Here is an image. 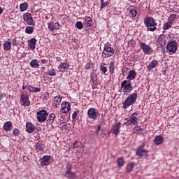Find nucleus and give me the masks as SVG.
Here are the masks:
<instances>
[{
  "label": "nucleus",
  "mask_w": 179,
  "mask_h": 179,
  "mask_svg": "<svg viewBox=\"0 0 179 179\" xmlns=\"http://www.w3.org/2000/svg\"><path fill=\"white\" fill-rule=\"evenodd\" d=\"M108 2L102 3L101 4V9H104V8H106V6H108Z\"/></svg>",
  "instance_id": "obj_46"
},
{
  "label": "nucleus",
  "mask_w": 179,
  "mask_h": 179,
  "mask_svg": "<svg viewBox=\"0 0 179 179\" xmlns=\"http://www.w3.org/2000/svg\"><path fill=\"white\" fill-rule=\"evenodd\" d=\"M55 30H59V24L56 22L54 24Z\"/></svg>",
  "instance_id": "obj_45"
},
{
  "label": "nucleus",
  "mask_w": 179,
  "mask_h": 179,
  "mask_svg": "<svg viewBox=\"0 0 179 179\" xmlns=\"http://www.w3.org/2000/svg\"><path fill=\"white\" fill-rule=\"evenodd\" d=\"M100 71L102 73H106V72H107V67L106 66V64L100 66Z\"/></svg>",
  "instance_id": "obj_41"
},
{
  "label": "nucleus",
  "mask_w": 179,
  "mask_h": 179,
  "mask_svg": "<svg viewBox=\"0 0 179 179\" xmlns=\"http://www.w3.org/2000/svg\"><path fill=\"white\" fill-rule=\"evenodd\" d=\"M136 99H138V93L134 92L130 96H129L123 102L122 108H124V110H127V108L130 107V106H132V104H135Z\"/></svg>",
  "instance_id": "obj_1"
},
{
  "label": "nucleus",
  "mask_w": 179,
  "mask_h": 179,
  "mask_svg": "<svg viewBox=\"0 0 179 179\" xmlns=\"http://www.w3.org/2000/svg\"><path fill=\"white\" fill-rule=\"evenodd\" d=\"M148 153H149V151L143 149V145H141L136 150V155L139 156L140 158L143 157V156L148 157V156H149Z\"/></svg>",
  "instance_id": "obj_9"
},
{
  "label": "nucleus",
  "mask_w": 179,
  "mask_h": 179,
  "mask_svg": "<svg viewBox=\"0 0 179 179\" xmlns=\"http://www.w3.org/2000/svg\"><path fill=\"white\" fill-rule=\"evenodd\" d=\"M159 43L160 44V45L163 46V45H166V36H161L159 38Z\"/></svg>",
  "instance_id": "obj_32"
},
{
  "label": "nucleus",
  "mask_w": 179,
  "mask_h": 179,
  "mask_svg": "<svg viewBox=\"0 0 179 179\" xmlns=\"http://www.w3.org/2000/svg\"><path fill=\"white\" fill-rule=\"evenodd\" d=\"M29 65L30 66H31V68H34V69L40 68V64H38V61L37 60V59H32L29 62Z\"/></svg>",
  "instance_id": "obj_22"
},
{
  "label": "nucleus",
  "mask_w": 179,
  "mask_h": 179,
  "mask_svg": "<svg viewBox=\"0 0 179 179\" xmlns=\"http://www.w3.org/2000/svg\"><path fill=\"white\" fill-rule=\"evenodd\" d=\"M19 134H20V132L19 131V129H14L13 130V135H14V136H19Z\"/></svg>",
  "instance_id": "obj_43"
},
{
  "label": "nucleus",
  "mask_w": 179,
  "mask_h": 179,
  "mask_svg": "<svg viewBox=\"0 0 179 179\" xmlns=\"http://www.w3.org/2000/svg\"><path fill=\"white\" fill-rule=\"evenodd\" d=\"M89 118L92 120H97V117H99V110L94 108H91L87 111Z\"/></svg>",
  "instance_id": "obj_7"
},
{
  "label": "nucleus",
  "mask_w": 179,
  "mask_h": 179,
  "mask_svg": "<svg viewBox=\"0 0 179 179\" xmlns=\"http://www.w3.org/2000/svg\"><path fill=\"white\" fill-rule=\"evenodd\" d=\"M3 48H4L5 51H9V50H10V48H11L10 42L6 41L3 44Z\"/></svg>",
  "instance_id": "obj_33"
},
{
  "label": "nucleus",
  "mask_w": 179,
  "mask_h": 179,
  "mask_svg": "<svg viewBox=\"0 0 179 179\" xmlns=\"http://www.w3.org/2000/svg\"><path fill=\"white\" fill-rule=\"evenodd\" d=\"M76 117H78V113L76 112H74L72 115L73 120H75V118H76Z\"/></svg>",
  "instance_id": "obj_50"
},
{
  "label": "nucleus",
  "mask_w": 179,
  "mask_h": 179,
  "mask_svg": "<svg viewBox=\"0 0 179 179\" xmlns=\"http://www.w3.org/2000/svg\"><path fill=\"white\" fill-rule=\"evenodd\" d=\"M37 118L38 122H44L47 120V117H48V113L45 110H41L37 112Z\"/></svg>",
  "instance_id": "obj_6"
},
{
  "label": "nucleus",
  "mask_w": 179,
  "mask_h": 179,
  "mask_svg": "<svg viewBox=\"0 0 179 179\" xmlns=\"http://www.w3.org/2000/svg\"><path fill=\"white\" fill-rule=\"evenodd\" d=\"M48 74L50 75V76H55V75H57V72H55V69H52L48 71Z\"/></svg>",
  "instance_id": "obj_40"
},
{
  "label": "nucleus",
  "mask_w": 179,
  "mask_h": 179,
  "mask_svg": "<svg viewBox=\"0 0 179 179\" xmlns=\"http://www.w3.org/2000/svg\"><path fill=\"white\" fill-rule=\"evenodd\" d=\"M50 159H51L50 156L45 155L43 158H41L39 160V163L42 167L44 166H48L50 164Z\"/></svg>",
  "instance_id": "obj_12"
},
{
  "label": "nucleus",
  "mask_w": 179,
  "mask_h": 179,
  "mask_svg": "<svg viewBox=\"0 0 179 179\" xmlns=\"http://www.w3.org/2000/svg\"><path fill=\"white\" fill-rule=\"evenodd\" d=\"M34 90H35V87L31 86L30 88H29V92H31V93H34Z\"/></svg>",
  "instance_id": "obj_52"
},
{
  "label": "nucleus",
  "mask_w": 179,
  "mask_h": 179,
  "mask_svg": "<svg viewBox=\"0 0 179 179\" xmlns=\"http://www.w3.org/2000/svg\"><path fill=\"white\" fill-rule=\"evenodd\" d=\"M36 43H37L36 38H32L31 40L28 41V45L31 50L36 48Z\"/></svg>",
  "instance_id": "obj_20"
},
{
  "label": "nucleus",
  "mask_w": 179,
  "mask_h": 179,
  "mask_svg": "<svg viewBox=\"0 0 179 179\" xmlns=\"http://www.w3.org/2000/svg\"><path fill=\"white\" fill-rule=\"evenodd\" d=\"M27 8H29V4L27 2H24L20 5V9L21 12H24V10H27Z\"/></svg>",
  "instance_id": "obj_30"
},
{
  "label": "nucleus",
  "mask_w": 179,
  "mask_h": 179,
  "mask_svg": "<svg viewBox=\"0 0 179 179\" xmlns=\"http://www.w3.org/2000/svg\"><path fill=\"white\" fill-rule=\"evenodd\" d=\"M39 92H41V89L38 87H35L34 93H39Z\"/></svg>",
  "instance_id": "obj_49"
},
{
  "label": "nucleus",
  "mask_w": 179,
  "mask_h": 179,
  "mask_svg": "<svg viewBox=\"0 0 179 179\" xmlns=\"http://www.w3.org/2000/svg\"><path fill=\"white\" fill-rule=\"evenodd\" d=\"M135 114H136V113H133L130 116L129 120L131 122V124H134V125H136V124H138V117L134 116V115H135Z\"/></svg>",
  "instance_id": "obj_28"
},
{
  "label": "nucleus",
  "mask_w": 179,
  "mask_h": 179,
  "mask_svg": "<svg viewBox=\"0 0 179 179\" xmlns=\"http://www.w3.org/2000/svg\"><path fill=\"white\" fill-rule=\"evenodd\" d=\"M171 26H173V24L169 22L164 24L163 29L164 30H169V29H170Z\"/></svg>",
  "instance_id": "obj_37"
},
{
  "label": "nucleus",
  "mask_w": 179,
  "mask_h": 179,
  "mask_svg": "<svg viewBox=\"0 0 179 179\" xmlns=\"http://www.w3.org/2000/svg\"><path fill=\"white\" fill-rule=\"evenodd\" d=\"M62 100V97L60 95L55 96L53 99V106L56 108L58 107L61 104Z\"/></svg>",
  "instance_id": "obj_18"
},
{
  "label": "nucleus",
  "mask_w": 179,
  "mask_h": 179,
  "mask_svg": "<svg viewBox=\"0 0 179 179\" xmlns=\"http://www.w3.org/2000/svg\"><path fill=\"white\" fill-rule=\"evenodd\" d=\"M129 16L130 17H136V15H138V11H136V7L135 6H130L129 7Z\"/></svg>",
  "instance_id": "obj_15"
},
{
  "label": "nucleus",
  "mask_w": 179,
  "mask_h": 179,
  "mask_svg": "<svg viewBox=\"0 0 179 179\" xmlns=\"http://www.w3.org/2000/svg\"><path fill=\"white\" fill-rule=\"evenodd\" d=\"M164 141V138H163V136H157V137H155V145H162Z\"/></svg>",
  "instance_id": "obj_25"
},
{
  "label": "nucleus",
  "mask_w": 179,
  "mask_h": 179,
  "mask_svg": "<svg viewBox=\"0 0 179 179\" xmlns=\"http://www.w3.org/2000/svg\"><path fill=\"white\" fill-rule=\"evenodd\" d=\"M44 148H45V145L41 143H36L35 144V150H36V152H43Z\"/></svg>",
  "instance_id": "obj_21"
},
{
  "label": "nucleus",
  "mask_w": 179,
  "mask_h": 179,
  "mask_svg": "<svg viewBox=\"0 0 179 179\" xmlns=\"http://www.w3.org/2000/svg\"><path fill=\"white\" fill-rule=\"evenodd\" d=\"M136 77V72L135 71L131 70L129 71V75L127 77V79H129V80H134L135 78Z\"/></svg>",
  "instance_id": "obj_24"
},
{
  "label": "nucleus",
  "mask_w": 179,
  "mask_h": 179,
  "mask_svg": "<svg viewBox=\"0 0 179 179\" xmlns=\"http://www.w3.org/2000/svg\"><path fill=\"white\" fill-rule=\"evenodd\" d=\"M141 128L139 126H136L134 127V131H141Z\"/></svg>",
  "instance_id": "obj_53"
},
{
  "label": "nucleus",
  "mask_w": 179,
  "mask_h": 179,
  "mask_svg": "<svg viewBox=\"0 0 179 179\" xmlns=\"http://www.w3.org/2000/svg\"><path fill=\"white\" fill-rule=\"evenodd\" d=\"M26 131L28 134H32V132L36 131V126H34L31 122H27L26 124Z\"/></svg>",
  "instance_id": "obj_16"
},
{
  "label": "nucleus",
  "mask_w": 179,
  "mask_h": 179,
  "mask_svg": "<svg viewBox=\"0 0 179 179\" xmlns=\"http://www.w3.org/2000/svg\"><path fill=\"white\" fill-rule=\"evenodd\" d=\"M120 128H121V122H119L113 127V134H114L115 135H118V134H120Z\"/></svg>",
  "instance_id": "obj_17"
},
{
  "label": "nucleus",
  "mask_w": 179,
  "mask_h": 179,
  "mask_svg": "<svg viewBox=\"0 0 179 179\" xmlns=\"http://www.w3.org/2000/svg\"><path fill=\"white\" fill-rule=\"evenodd\" d=\"M92 66V64L90 62V63H87L85 66V69L86 71H87V69H90V67Z\"/></svg>",
  "instance_id": "obj_47"
},
{
  "label": "nucleus",
  "mask_w": 179,
  "mask_h": 179,
  "mask_svg": "<svg viewBox=\"0 0 179 179\" xmlns=\"http://www.w3.org/2000/svg\"><path fill=\"white\" fill-rule=\"evenodd\" d=\"M114 48H111V45L110 43L105 44L102 55L103 58H110V57H113L115 52Z\"/></svg>",
  "instance_id": "obj_3"
},
{
  "label": "nucleus",
  "mask_w": 179,
  "mask_h": 179,
  "mask_svg": "<svg viewBox=\"0 0 179 179\" xmlns=\"http://www.w3.org/2000/svg\"><path fill=\"white\" fill-rule=\"evenodd\" d=\"M100 129H101V126L98 125L97 126V129L96 130V134H99V132L100 131Z\"/></svg>",
  "instance_id": "obj_51"
},
{
  "label": "nucleus",
  "mask_w": 179,
  "mask_h": 179,
  "mask_svg": "<svg viewBox=\"0 0 179 179\" xmlns=\"http://www.w3.org/2000/svg\"><path fill=\"white\" fill-rule=\"evenodd\" d=\"M25 31L27 34H31L34 31V28L33 27H27Z\"/></svg>",
  "instance_id": "obj_35"
},
{
  "label": "nucleus",
  "mask_w": 179,
  "mask_h": 179,
  "mask_svg": "<svg viewBox=\"0 0 179 179\" xmlns=\"http://www.w3.org/2000/svg\"><path fill=\"white\" fill-rule=\"evenodd\" d=\"M2 12H3V9H2L1 7H0V15L2 13Z\"/></svg>",
  "instance_id": "obj_58"
},
{
  "label": "nucleus",
  "mask_w": 179,
  "mask_h": 179,
  "mask_svg": "<svg viewBox=\"0 0 179 179\" xmlns=\"http://www.w3.org/2000/svg\"><path fill=\"white\" fill-rule=\"evenodd\" d=\"M41 62H42V64H47V59H43L41 60Z\"/></svg>",
  "instance_id": "obj_57"
},
{
  "label": "nucleus",
  "mask_w": 179,
  "mask_h": 179,
  "mask_svg": "<svg viewBox=\"0 0 179 179\" xmlns=\"http://www.w3.org/2000/svg\"><path fill=\"white\" fill-rule=\"evenodd\" d=\"M69 110H71V105L69 104V102H65L62 104V113L67 114V113H69Z\"/></svg>",
  "instance_id": "obj_14"
},
{
  "label": "nucleus",
  "mask_w": 179,
  "mask_h": 179,
  "mask_svg": "<svg viewBox=\"0 0 179 179\" xmlns=\"http://www.w3.org/2000/svg\"><path fill=\"white\" fill-rule=\"evenodd\" d=\"M176 17H177V15L176 14H171L170 17H169V23H171L173 24V22L176 20Z\"/></svg>",
  "instance_id": "obj_36"
},
{
  "label": "nucleus",
  "mask_w": 179,
  "mask_h": 179,
  "mask_svg": "<svg viewBox=\"0 0 179 179\" xmlns=\"http://www.w3.org/2000/svg\"><path fill=\"white\" fill-rule=\"evenodd\" d=\"M109 71L111 75L114 73V63L113 62H111L109 64Z\"/></svg>",
  "instance_id": "obj_39"
},
{
  "label": "nucleus",
  "mask_w": 179,
  "mask_h": 179,
  "mask_svg": "<svg viewBox=\"0 0 179 179\" xmlns=\"http://www.w3.org/2000/svg\"><path fill=\"white\" fill-rule=\"evenodd\" d=\"M92 17H85V24H87V26H88L89 27H90L92 26Z\"/></svg>",
  "instance_id": "obj_34"
},
{
  "label": "nucleus",
  "mask_w": 179,
  "mask_h": 179,
  "mask_svg": "<svg viewBox=\"0 0 179 179\" xmlns=\"http://www.w3.org/2000/svg\"><path fill=\"white\" fill-rule=\"evenodd\" d=\"M131 124H132L131 122V120H128L127 122H124V125H127V127H128V125H131Z\"/></svg>",
  "instance_id": "obj_55"
},
{
  "label": "nucleus",
  "mask_w": 179,
  "mask_h": 179,
  "mask_svg": "<svg viewBox=\"0 0 179 179\" xmlns=\"http://www.w3.org/2000/svg\"><path fill=\"white\" fill-rule=\"evenodd\" d=\"M3 128L4 131H12V128H13V125L12 124V122L8 121L4 123Z\"/></svg>",
  "instance_id": "obj_19"
},
{
  "label": "nucleus",
  "mask_w": 179,
  "mask_h": 179,
  "mask_svg": "<svg viewBox=\"0 0 179 179\" xmlns=\"http://www.w3.org/2000/svg\"><path fill=\"white\" fill-rule=\"evenodd\" d=\"M140 47L144 54H145L146 55H149V54H150V52H152L153 51V49H152L149 45H147L145 43H141L140 44Z\"/></svg>",
  "instance_id": "obj_10"
},
{
  "label": "nucleus",
  "mask_w": 179,
  "mask_h": 179,
  "mask_svg": "<svg viewBox=\"0 0 179 179\" xmlns=\"http://www.w3.org/2000/svg\"><path fill=\"white\" fill-rule=\"evenodd\" d=\"M30 87H31V85H23L22 86V89L23 90H24L25 89H27V90H30Z\"/></svg>",
  "instance_id": "obj_48"
},
{
  "label": "nucleus",
  "mask_w": 179,
  "mask_h": 179,
  "mask_svg": "<svg viewBox=\"0 0 179 179\" xmlns=\"http://www.w3.org/2000/svg\"><path fill=\"white\" fill-rule=\"evenodd\" d=\"M178 47V43H177L176 41H171L167 44L166 50L168 52H170V54H176Z\"/></svg>",
  "instance_id": "obj_5"
},
{
  "label": "nucleus",
  "mask_w": 179,
  "mask_h": 179,
  "mask_svg": "<svg viewBox=\"0 0 179 179\" xmlns=\"http://www.w3.org/2000/svg\"><path fill=\"white\" fill-rule=\"evenodd\" d=\"M157 64H158L157 60H153L148 65V70L152 71V69H153V68H156V66H157Z\"/></svg>",
  "instance_id": "obj_26"
},
{
  "label": "nucleus",
  "mask_w": 179,
  "mask_h": 179,
  "mask_svg": "<svg viewBox=\"0 0 179 179\" xmlns=\"http://www.w3.org/2000/svg\"><path fill=\"white\" fill-rule=\"evenodd\" d=\"M3 99V95H0V100H2Z\"/></svg>",
  "instance_id": "obj_61"
},
{
  "label": "nucleus",
  "mask_w": 179,
  "mask_h": 179,
  "mask_svg": "<svg viewBox=\"0 0 179 179\" xmlns=\"http://www.w3.org/2000/svg\"><path fill=\"white\" fill-rule=\"evenodd\" d=\"M76 27H77V29L79 30H82V29H83V23H82L80 21L77 22L76 23Z\"/></svg>",
  "instance_id": "obj_38"
},
{
  "label": "nucleus",
  "mask_w": 179,
  "mask_h": 179,
  "mask_svg": "<svg viewBox=\"0 0 179 179\" xmlns=\"http://www.w3.org/2000/svg\"><path fill=\"white\" fill-rule=\"evenodd\" d=\"M65 176L69 179L76 178V175L71 171H66Z\"/></svg>",
  "instance_id": "obj_27"
},
{
  "label": "nucleus",
  "mask_w": 179,
  "mask_h": 179,
  "mask_svg": "<svg viewBox=\"0 0 179 179\" xmlns=\"http://www.w3.org/2000/svg\"><path fill=\"white\" fill-rule=\"evenodd\" d=\"M66 169H67L66 171H71V169H72V167L70 164H68Z\"/></svg>",
  "instance_id": "obj_56"
},
{
  "label": "nucleus",
  "mask_w": 179,
  "mask_h": 179,
  "mask_svg": "<svg viewBox=\"0 0 179 179\" xmlns=\"http://www.w3.org/2000/svg\"><path fill=\"white\" fill-rule=\"evenodd\" d=\"M101 3H104V0H101Z\"/></svg>",
  "instance_id": "obj_62"
},
{
  "label": "nucleus",
  "mask_w": 179,
  "mask_h": 179,
  "mask_svg": "<svg viewBox=\"0 0 179 179\" xmlns=\"http://www.w3.org/2000/svg\"><path fill=\"white\" fill-rule=\"evenodd\" d=\"M62 127H63L64 128H65V129H66V128H68V125H67V124H64Z\"/></svg>",
  "instance_id": "obj_59"
},
{
  "label": "nucleus",
  "mask_w": 179,
  "mask_h": 179,
  "mask_svg": "<svg viewBox=\"0 0 179 179\" xmlns=\"http://www.w3.org/2000/svg\"><path fill=\"white\" fill-rule=\"evenodd\" d=\"M20 103L24 107H29L30 106V101H29V96L24 94L21 95Z\"/></svg>",
  "instance_id": "obj_11"
},
{
  "label": "nucleus",
  "mask_w": 179,
  "mask_h": 179,
  "mask_svg": "<svg viewBox=\"0 0 179 179\" xmlns=\"http://www.w3.org/2000/svg\"><path fill=\"white\" fill-rule=\"evenodd\" d=\"M136 164L134 162L130 163L127 166V173H131L132 170L134 169V167H135Z\"/></svg>",
  "instance_id": "obj_31"
},
{
  "label": "nucleus",
  "mask_w": 179,
  "mask_h": 179,
  "mask_svg": "<svg viewBox=\"0 0 179 179\" xmlns=\"http://www.w3.org/2000/svg\"><path fill=\"white\" fill-rule=\"evenodd\" d=\"M23 19L29 26H36V23L33 20V17H31V14L29 13L24 14Z\"/></svg>",
  "instance_id": "obj_8"
},
{
  "label": "nucleus",
  "mask_w": 179,
  "mask_h": 179,
  "mask_svg": "<svg viewBox=\"0 0 179 179\" xmlns=\"http://www.w3.org/2000/svg\"><path fill=\"white\" fill-rule=\"evenodd\" d=\"M128 45H131V47H134V45H135V41L134 40H130L129 42H128Z\"/></svg>",
  "instance_id": "obj_44"
},
{
  "label": "nucleus",
  "mask_w": 179,
  "mask_h": 179,
  "mask_svg": "<svg viewBox=\"0 0 179 179\" xmlns=\"http://www.w3.org/2000/svg\"><path fill=\"white\" fill-rule=\"evenodd\" d=\"M117 164L118 165V167L120 168L122 167V166L125 164V159H124V157L117 158Z\"/></svg>",
  "instance_id": "obj_29"
},
{
  "label": "nucleus",
  "mask_w": 179,
  "mask_h": 179,
  "mask_svg": "<svg viewBox=\"0 0 179 179\" xmlns=\"http://www.w3.org/2000/svg\"><path fill=\"white\" fill-rule=\"evenodd\" d=\"M69 63L68 62H63L61 63L58 66L57 72H65L66 69H69Z\"/></svg>",
  "instance_id": "obj_13"
},
{
  "label": "nucleus",
  "mask_w": 179,
  "mask_h": 179,
  "mask_svg": "<svg viewBox=\"0 0 179 179\" xmlns=\"http://www.w3.org/2000/svg\"><path fill=\"white\" fill-rule=\"evenodd\" d=\"M48 29L50 31H54V30H55V28L54 27V22L48 23Z\"/></svg>",
  "instance_id": "obj_42"
},
{
  "label": "nucleus",
  "mask_w": 179,
  "mask_h": 179,
  "mask_svg": "<svg viewBox=\"0 0 179 179\" xmlns=\"http://www.w3.org/2000/svg\"><path fill=\"white\" fill-rule=\"evenodd\" d=\"M144 24L149 31H156V29H157V27H156L157 26V23H156V20H155L153 17H149L145 18Z\"/></svg>",
  "instance_id": "obj_2"
},
{
  "label": "nucleus",
  "mask_w": 179,
  "mask_h": 179,
  "mask_svg": "<svg viewBox=\"0 0 179 179\" xmlns=\"http://www.w3.org/2000/svg\"><path fill=\"white\" fill-rule=\"evenodd\" d=\"M0 47H1V43H0Z\"/></svg>",
  "instance_id": "obj_63"
},
{
  "label": "nucleus",
  "mask_w": 179,
  "mask_h": 179,
  "mask_svg": "<svg viewBox=\"0 0 179 179\" xmlns=\"http://www.w3.org/2000/svg\"><path fill=\"white\" fill-rule=\"evenodd\" d=\"M54 120H55V113H51L49 115L48 119L46 121L47 125H52V123L54 122Z\"/></svg>",
  "instance_id": "obj_23"
},
{
  "label": "nucleus",
  "mask_w": 179,
  "mask_h": 179,
  "mask_svg": "<svg viewBox=\"0 0 179 179\" xmlns=\"http://www.w3.org/2000/svg\"><path fill=\"white\" fill-rule=\"evenodd\" d=\"M127 71H128V69L124 68V69H123V72H127Z\"/></svg>",
  "instance_id": "obj_60"
},
{
  "label": "nucleus",
  "mask_w": 179,
  "mask_h": 179,
  "mask_svg": "<svg viewBox=\"0 0 179 179\" xmlns=\"http://www.w3.org/2000/svg\"><path fill=\"white\" fill-rule=\"evenodd\" d=\"M121 89H123V93L128 94L132 90V84L129 80H125L121 83Z\"/></svg>",
  "instance_id": "obj_4"
},
{
  "label": "nucleus",
  "mask_w": 179,
  "mask_h": 179,
  "mask_svg": "<svg viewBox=\"0 0 179 179\" xmlns=\"http://www.w3.org/2000/svg\"><path fill=\"white\" fill-rule=\"evenodd\" d=\"M78 141H76L74 143H73V148L74 149H76V148H78Z\"/></svg>",
  "instance_id": "obj_54"
}]
</instances>
